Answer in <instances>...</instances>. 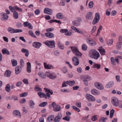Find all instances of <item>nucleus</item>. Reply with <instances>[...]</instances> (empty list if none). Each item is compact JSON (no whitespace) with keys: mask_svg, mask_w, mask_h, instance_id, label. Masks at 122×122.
<instances>
[{"mask_svg":"<svg viewBox=\"0 0 122 122\" xmlns=\"http://www.w3.org/2000/svg\"><path fill=\"white\" fill-rule=\"evenodd\" d=\"M32 46L35 48H38V42H35L32 44Z\"/></svg>","mask_w":122,"mask_h":122,"instance_id":"e433bc0d","label":"nucleus"},{"mask_svg":"<svg viewBox=\"0 0 122 122\" xmlns=\"http://www.w3.org/2000/svg\"><path fill=\"white\" fill-rule=\"evenodd\" d=\"M11 74L10 71L9 70L6 71L4 73V76H5L9 77L10 76Z\"/></svg>","mask_w":122,"mask_h":122,"instance_id":"393cba45","label":"nucleus"},{"mask_svg":"<svg viewBox=\"0 0 122 122\" xmlns=\"http://www.w3.org/2000/svg\"><path fill=\"white\" fill-rule=\"evenodd\" d=\"M57 45H58L59 48L62 50H63L64 49V46L63 45L61 44L60 41H58L57 43Z\"/></svg>","mask_w":122,"mask_h":122,"instance_id":"bb28decb","label":"nucleus"},{"mask_svg":"<svg viewBox=\"0 0 122 122\" xmlns=\"http://www.w3.org/2000/svg\"><path fill=\"white\" fill-rule=\"evenodd\" d=\"M60 31L61 33H65V34L68 31V30L67 29H61L60 30Z\"/></svg>","mask_w":122,"mask_h":122,"instance_id":"052dcab7","label":"nucleus"},{"mask_svg":"<svg viewBox=\"0 0 122 122\" xmlns=\"http://www.w3.org/2000/svg\"><path fill=\"white\" fill-rule=\"evenodd\" d=\"M46 76L49 77L50 79H54L57 77V76L55 75L54 73H52L50 72H47L46 73Z\"/></svg>","mask_w":122,"mask_h":122,"instance_id":"20e7f679","label":"nucleus"},{"mask_svg":"<svg viewBox=\"0 0 122 122\" xmlns=\"http://www.w3.org/2000/svg\"><path fill=\"white\" fill-rule=\"evenodd\" d=\"M62 117L61 113H59L53 120L54 122H59Z\"/></svg>","mask_w":122,"mask_h":122,"instance_id":"0eeeda50","label":"nucleus"},{"mask_svg":"<svg viewBox=\"0 0 122 122\" xmlns=\"http://www.w3.org/2000/svg\"><path fill=\"white\" fill-rule=\"evenodd\" d=\"M14 8H15V10H17L20 12L22 11V10L19 7L17 6H14Z\"/></svg>","mask_w":122,"mask_h":122,"instance_id":"09e8293b","label":"nucleus"},{"mask_svg":"<svg viewBox=\"0 0 122 122\" xmlns=\"http://www.w3.org/2000/svg\"><path fill=\"white\" fill-rule=\"evenodd\" d=\"M113 41L112 39L108 40L107 42L108 44L110 46L112 45V44Z\"/></svg>","mask_w":122,"mask_h":122,"instance_id":"5fc2aeb1","label":"nucleus"},{"mask_svg":"<svg viewBox=\"0 0 122 122\" xmlns=\"http://www.w3.org/2000/svg\"><path fill=\"white\" fill-rule=\"evenodd\" d=\"M20 65L22 66H23L24 65V63L23 60L22 59L20 60Z\"/></svg>","mask_w":122,"mask_h":122,"instance_id":"0e129e2a","label":"nucleus"},{"mask_svg":"<svg viewBox=\"0 0 122 122\" xmlns=\"http://www.w3.org/2000/svg\"><path fill=\"white\" fill-rule=\"evenodd\" d=\"M54 118V116L53 115H50L47 118V120L49 122H51L53 120Z\"/></svg>","mask_w":122,"mask_h":122,"instance_id":"c756f323","label":"nucleus"},{"mask_svg":"<svg viewBox=\"0 0 122 122\" xmlns=\"http://www.w3.org/2000/svg\"><path fill=\"white\" fill-rule=\"evenodd\" d=\"M66 83L70 86H72L75 84V82L74 80L72 81H66Z\"/></svg>","mask_w":122,"mask_h":122,"instance_id":"7c9ffc66","label":"nucleus"},{"mask_svg":"<svg viewBox=\"0 0 122 122\" xmlns=\"http://www.w3.org/2000/svg\"><path fill=\"white\" fill-rule=\"evenodd\" d=\"M45 35L46 37L49 38H52L54 36L53 34L50 32L46 33L45 34Z\"/></svg>","mask_w":122,"mask_h":122,"instance_id":"412c9836","label":"nucleus"},{"mask_svg":"<svg viewBox=\"0 0 122 122\" xmlns=\"http://www.w3.org/2000/svg\"><path fill=\"white\" fill-rule=\"evenodd\" d=\"M29 104L30 106V107H32V106L35 105V103L34 102V101L32 100H30L29 102Z\"/></svg>","mask_w":122,"mask_h":122,"instance_id":"49530a36","label":"nucleus"},{"mask_svg":"<svg viewBox=\"0 0 122 122\" xmlns=\"http://www.w3.org/2000/svg\"><path fill=\"white\" fill-rule=\"evenodd\" d=\"M86 41L88 43L92 46H94L96 44L95 41L93 39L90 38H87Z\"/></svg>","mask_w":122,"mask_h":122,"instance_id":"6e6552de","label":"nucleus"},{"mask_svg":"<svg viewBox=\"0 0 122 122\" xmlns=\"http://www.w3.org/2000/svg\"><path fill=\"white\" fill-rule=\"evenodd\" d=\"M9 8L10 10L12 12H14L15 11V8L14 7L13 8L12 6H10L9 7Z\"/></svg>","mask_w":122,"mask_h":122,"instance_id":"680f3d73","label":"nucleus"},{"mask_svg":"<svg viewBox=\"0 0 122 122\" xmlns=\"http://www.w3.org/2000/svg\"><path fill=\"white\" fill-rule=\"evenodd\" d=\"M112 104L115 106H117L119 104V101L115 97H112Z\"/></svg>","mask_w":122,"mask_h":122,"instance_id":"423d86ee","label":"nucleus"},{"mask_svg":"<svg viewBox=\"0 0 122 122\" xmlns=\"http://www.w3.org/2000/svg\"><path fill=\"white\" fill-rule=\"evenodd\" d=\"M44 12L46 14L51 15L52 14L53 11L51 9L48 8H46L44 9Z\"/></svg>","mask_w":122,"mask_h":122,"instance_id":"9b49d317","label":"nucleus"},{"mask_svg":"<svg viewBox=\"0 0 122 122\" xmlns=\"http://www.w3.org/2000/svg\"><path fill=\"white\" fill-rule=\"evenodd\" d=\"M97 115H94L91 117V119L93 121H95L97 120Z\"/></svg>","mask_w":122,"mask_h":122,"instance_id":"ea45409f","label":"nucleus"},{"mask_svg":"<svg viewBox=\"0 0 122 122\" xmlns=\"http://www.w3.org/2000/svg\"><path fill=\"white\" fill-rule=\"evenodd\" d=\"M102 26L101 25H100V27L97 30V33L96 34L97 36H99L100 34V33L102 29Z\"/></svg>","mask_w":122,"mask_h":122,"instance_id":"a19ab883","label":"nucleus"},{"mask_svg":"<svg viewBox=\"0 0 122 122\" xmlns=\"http://www.w3.org/2000/svg\"><path fill=\"white\" fill-rule=\"evenodd\" d=\"M16 26L18 28L21 27L22 26V24L20 22H18L16 23Z\"/></svg>","mask_w":122,"mask_h":122,"instance_id":"13d9d810","label":"nucleus"},{"mask_svg":"<svg viewBox=\"0 0 122 122\" xmlns=\"http://www.w3.org/2000/svg\"><path fill=\"white\" fill-rule=\"evenodd\" d=\"M89 55L91 57L96 60L98 59L100 57L99 53L95 50L92 49L89 52Z\"/></svg>","mask_w":122,"mask_h":122,"instance_id":"f257e3e1","label":"nucleus"},{"mask_svg":"<svg viewBox=\"0 0 122 122\" xmlns=\"http://www.w3.org/2000/svg\"><path fill=\"white\" fill-rule=\"evenodd\" d=\"M92 12H88L86 16V18L87 19L92 20L93 18Z\"/></svg>","mask_w":122,"mask_h":122,"instance_id":"ddd939ff","label":"nucleus"},{"mask_svg":"<svg viewBox=\"0 0 122 122\" xmlns=\"http://www.w3.org/2000/svg\"><path fill=\"white\" fill-rule=\"evenodd\" d=\"M39 96L41 97H44L46 99L47 98V96L46 95L44 94L43 93L41 92H39Z\"/></svg>","mask_w":122,"mask_h":122,"instance_id":"c85d7f7f","label":"nucleus"},{"mask_svg":"<svg viewBox=\"0 0 122 122\" xmlns=\"http://www.w3.org/2000/svg\"><path fill=\"white\" fill-rule=\"evenodd\" d=\"M87 46L85 44H83L82 46V49L84 51H86L87 49Z\"/></svg>","mask_w":122,"mask_h":122,"instance_id":"6e6d98bb","label":"nucleus"},{"mask_svg":"<svg viewBox=\"0 0 122 122\" xmlns=\"http://www.w3.org/2000/svg\"><path fill=\"white\" fill-rule=\"evenodd\" d=\"M70 119V117L68 116H66L62 118V119L67 121H69Z\"/></svg>","mask_w":122,"mask_h":122,"instance_id":"8fccbe9b","label":"nucleus"},{"mask_svg":"<svg viewBox=\"0 0 122 122\" xmlns=\"http://www.w3.org/2000/svg\"><path fill=\"white\" fill-rule=\"evenodd\" d=\"M28 93L27 92H25L21 94L20 95V97H25L27 95Z\"/></svg>","mask_w":122,"mask_h":122,"instance_id":"3c124183","label":"nucleus"},{"mask_svg":"<svg viewBox=\"0 0 122 122\" xmlns=\"http://www.w3.org/2000/svg\"><path fill=\"white\" fill-rule=\"evenodd\" d=\"M114 111L113 109L110 112V117L112 118L113 115L114 113Z\"/></svg>","mask_w":122,"mask_h":122,"instance_id":"4d7b16f0","label":"nucleus"},{"mask_svg":"<svg viewBox=\"0 0 122 122\" xmlns=\"http://www.w3.org/2000/svg\"><path fill=\"white\" fill-rule=\"evenodd\" d=\"M13 114L14 116H20L21 114L20 112L17 110H15L13 112Z\"/></svg>","mask_w":122,"mask_h":122,"instance_id":"b1692460","label":"nucleus"},{"mask_svg":"<svg viewBox=\"0 0 122 122\" xmlns=\"http://www.w3.org/2000/svg\"><path fill=\"white\" fill-rule=\"evenodd\" d=\"M122 44V42L121 41L117 43L116 45V48L117 49H120L121 47Z\"/></svg>","mask_w":122,"mask_h":122,"instance_id":"4c0bfd02","label":"nucleus"},{"mask_svg":"<svg viewBox=\"0 0 122 122\" xmlns=\"http://www.w3.org/2000/svg\"><path fill=\"white\" fill-rule=\"evenodd\" d=\"M7 30L9 32L11 33H15V29H14L10 27H9L8 29Z\"/></svg>","mask_w":122,"mask_h":122,"instance_id":"cd10ccee","label":"nucleus"},{"mask_svg":"<svg viewBox=\"0 0 122 122\" xmlns=\"http://www.w3.org/2000/svg\"><path fill=\"white\" fill-rule=\"evenodd\" d=\"M111 61L112 64L113 65H116V63L115 61V59L113 57H111Z\"/></svg>","mask_w":122,"mask_h":122,"instance_id":"37998d69","label":"nucleus"},{"mask_svg":"<svg viewBox=\"0 0 122 122\" xmlns=\"http://www.w3.org/2000/svg\"><path fill=\"white\" fill-rule=\"evenodd\" d=\"M47 102H42L39 104V106L41 107H44L47 105Z\"/></svg>","mask_w":122,"mask_h":122,"instance_id":"58836bf2","label":"nucleus"},{"mask_svg":"<svg viewBox=\"0 0 122 122\" xmlns=\"http://www.w3.org/2000/svg\"><path fill=\"white\" fill-rule=\"evenodd\" d=\"M91 93L93 95H98L100 94L99 92L95 89H92L91 90Z\"/></svg>","mask_w":122,"mask_h":122,"instance_id":"a211bd4d","label":"nucleus"},{"mask_svg":"<svg viewBox=\"0 0 122 122\" xmlns=\"http://www.w3.org/2000/svg\"><path fill=\"white\" fill-rule=\"evenodd\" d=\"M2 51L3 54H6V55H9L10 54V52L6 48H3L2 50Z\"/></svg>","mask_w":122,"mask_h":122,"instance_id":"5701e85b","label":"nucleus"},{"mask_svg":"<svg viewBox=\"0 0 122 122\" xmlns=\"http://www.w3.org/2000/svg\"><path fill=\"white\" fill-rule=\"evenodd\" d=\"M100 20V15L98 13H96L95 18L92 22V24L95 25Z\"/></svg>","mask_w":122,"mask_h":122,"instance_id":"39448f33","label":"nucleus"},{"mask_svg":"<svg viewBox=\"0 0 122 122\" xmlns=\"http://www.w3.org/2000/svg\"><path fill=\"white\" fill-rule=\"evenodd\" d=\"M71 49L73 53L75 54L78 50L77 48L75 47L72 46L71 47Z\"/></svg>","mask_w":122,"mask_h":122,"instance_id":"473e14b6","label":"nucleus"},{"mask_svg":"<svg viewBox=\"0 0 122 122\" xmlns=\"http://www.w3.org/2000/svg\"><path fill=\"white\" fill-rule=\"evenodd\" d=\"M51 106L53 107L54 111H59L60 110L61 108L60 105L56 104L55 102H53L52 103Z\"/></svg>","mask_w":122,"mask_h":122,"instance_id":"7ed1b4c3","label":"nucleus"},{"mask_svg":"<svg viewBox=\"0 0 122 122\" xmlns=\"http://www.w3.org/2000/svg\"><path fill=\"white\" fill-rule=\"evenodd\" d=\"M114 83L112 81H110L108 82L106 84V86L107 88H110L112 87L114 85Z\"/></svg>","mask_w":122,"mask_h":122,"instance_id":"f3484780","label":"nucleus"},{"mask_svg":"<svg viewBox=\"0 0 122 122\" xmlns=\"http://www.w3.org/2000/svg\"><path fill=\"white\" fill-rule=\"evenodd\" d=\"M39 77L41 79H44L46 78V75L43 72H39Z\"/></svg>","mask_w":122,"mask_h":122,"instance_id":"aec40b11","label":"nucleus"},{"mask_svg":"<svg viewBox=\"0 0 122 122\" xmlns=\"http://www.w3.org/2000/svg\"><path fill=\"white\" fill-rule=\"evenodd\" d=\"M46 92H48V93H50V94L51 95H52L53 93L52 91V90L47 88L46 89Z\"/></svg>","mask_w":122,"mask_h":122,"instance_id":"e2e57ef3","label":"nucleus"},{"mask_svg":"<svg viewBox=\"0 0 122 122\" xmlns=\"http://www.w3.org/2000/svg\"><path fill=\"white\" fill-rule=\"evenodd\" d=\"M1 16V20L2 21L7 20L9 16L5 13H2L0 14Z\"/></svg>","mask_w":122,"mask_h":122,"instance_id":"1a4fd4ad","label":"nucleus"},{"mask_svg":"<svg viewBox=\"0 0 122 122\" xmlns=\"http://www.w3.org/2000/svg\"><path fill=\"white\" fill-rule=\"evenodd\" d=\"M44 44L47 46L51 48H55V42L54 41H47L43 42Z\"/></svg>","mask_w":122,"mask_h":122,"instance_id":"f03ea898","label":"nucleus"},{"mask_svg":"<svg viewBox=\"0 0 122 122\" xmlns=\"http://www.w3.org/2000/svg\"><path fill=\"white\" fill-rule=\"evenodd\" d=\"M94 85L95 87L98 89L102 90L104 88L102 85L99 82H96Z\"/></svg>","mask_w":122,"mask_h":122,"instance_id":"f8f14e48","label":"nucleus"},{"mask_svg":"<svg viewBox=\"0 0 122 122\" xmlns=\"http://www.w3.org/2000/svg\"><path fill=\"white\" fill-rule=\"evenodd\" d=\"M86 98L87 99L92 101H96L95 98L92 95L89 94H87L86 95Z\"/></svg>","mask_w":122,"mask_h":122,"instance_id":"4468645a","label":"nucleus"},{"mask_svg":"<svg viewBox=\"0 0 122 122\" xmlns=\"http://www.w3.org/2000/svg\"><path fill=\"white\" fill-rule=\"evenodd\" d=\"M19 14L18 13L15 11L13 13V17L15 19H17L18 18Z\"/></svg>","mask_w":122,"mask_h":122,"instance_id":"2f4dec72","label":"nucleus"},{"mask_svg":"<svg viewBox=\"0 0 122 122\" xmlns=\"http://www.w3.org/2000/svg\"><path fill=\"white\" fill-rule=\"evenodd\" d=\"M56 17L58 19H61L63 18L64 17L63 14L61 13H59L56 14Z\"/></svg>","mask_w":122,"mask_h":122,"instance_id":"4be33fe9","label":"nucleus"},{"mask_svg":"<svg viewBox=\"0 0 122 122\" xmlns=\"http://www.w3.org/2000/svg\"><path fill=\"white\" fill-rule=\"evenodd\" d=\"M44 65L45 68L47 69H53L54 68L50 64H47L45 62L44 63Z\"/></svg>","mask_w":122,"mask_h":122,"instance_id":"dca6fc26","label":"nucleus"},{"mask_svg":"<svg viewBox=\"0 0 122 122\" xmlns=\"http://www.w3.org/2000/svg\"><path fill=\"white\" fill-rule=\"evenodd\" d=\"M99 50L101 55H104L105 54V50L103 48H100L99 49Z\"/></svg>","mask_w":122,"mask_h":122,"instance_id":"a878e982","label":"nucleus"},{"mask_svg":"<svg viewBox=\"0 0 122 122\" xmlns=\"http://www.w3.org/2000/svg\"><path fill=\"white\" fill-rule=\"evenodd\" d=\"M73 64L75 66L78 65L79 63V60L76 57L74 56L72 58Z\"/></svg>","mask_w":122,"mask_h":122,"instance_id":"9d476101","label":"nucleus"},{"mask_svg":"<svg viewBox=\"0 0 122 122\" xmlns=\"http://www.w3.org/2000/svg\"><path fill=\"white\" fill-rule=\"evenodd\" d=\"M116 77L117 82H120L121 80L120 79V76H116Z\"/></svg>","mask_w":122,"mask_h":122,"instance_id":"338daca9","label":"nucleus"},{"mask_svg":"<svg viewBox=\"0 0 122 122\" xmlns=\"http://www.w3.org/2000/svg\"><path fill=\"white\" fill-rule=\"evenodd\" d=\"M93 3L92 1H91L89 2L88 4V7L89 8H93Z\"/></svg>","mask_w":122,"mask_h":122,"instance_id":"603ef678","label":"nucleus"},{"mask_svg":"<svg viewBox=\"0 0 122 122\" xmlns=\"http://www.w3.org/2000/svg\"><path fill=\"white\" fill-rule=\"evenodd\" d=\"M71 107L74 110H75L76 111L78 112H79L80 111V109L76 107V106H71Z\"/></svg>","mask_w":122,"mask_h":122,"instance_id":"864d4df0","label":"nucleus"},{"mask_svg":"<svg viewBox=\"0 0 122 122\" xmlns=\"http://www.w3.org/2000/svg\"><path fill=\"white\" fill-rule=\"evenodd\" d=\"M101 66L100 64H95L94 66H93V68H97V69H99L101 67Z\"/></svg>","mask_w":122,"mask_h":122,"instance_id":"c03bdc74","label":"nucleus"},{"mask_svg":"<svg viewBox=\"0 0 122 122\" xmlns=\"http://www.w3.org/2000/svg\"><path fill=\"white\" fill-rule=\"evenodd\" d=\"M76 105L77 107H81V102H78L76 103Z\"/></svg>","mask_w":122,"mask_h":122,"instance_id":"69168bd1","label":"nucleus"},{"mask_svg":"<svg viewBox=\"0 0 122 122\" xmlns=\"http://www.w3.org/2000/svg\"><path fill=\"white\" fill-rule=\"evenodd\" d=\"M22 70L21 67L20 66H17L15 69V74L18 75L21 71Z\"/></svg>","mask_w":122,"mask_h":122,"instance_id":"2eb2a0df","label":"nucleus"},{"mask_svg":"<svg viewBox=\"0 0 122 122\" xmlns=\"http://www.w3.org/2000/svg\"><path fill=\"white\" fill-rule=\"evenodd\" d=\"M107 120V118L106 117H102L99 121V122H106Z\"/></svg>","mask_w":122,"mask_h":122,"instance_id":"c9c22d12","label":"nucleus"},{"mask_svg":"<svg viewBox=\"0 0 122 122\" xmlns=\"http://www.w3.org/2000/svg\"><path fill=\"white\" fill-rule=\"evenodd\" d=\"M28 80L27 79H24L22 80V81L25 84H28Z\"/></svg>","mask_w":122,"mask_h":122,"instance_id":"774afa93","label":"nucleus"},{"mask_svg":"<svg viewBox=\"0 0 122 122\" xmlns=\"http://www.w3.org/2000/svg\"><path fill=\"white\" fill-rule=\"evenodd\" d=\"M27 71L29 73L31 72V65L30 63L29 62L27 63Z\"/></svg>","mask_w":122,"mask_h":122,"instance_id":"6ab92c4d","label":"nucleus"},{"mask_svg":"<svg viewBox=\"0 0 122 122\" xmlns=\"http://www.w3.org/2000/svg\"><path fill=\"white\" fill-rule=\"evenodd\" d=\"M75 54V55L76 56L78 57H81L82 55L81 53L79 52L78 51H77Z\"/></svg>","mask_w":122,"mask_h":122,"instance_id":"a18cd8bd","label":"nucleus"},{"mask_svg":"<svg viewBox=\"0 0 122 122\" xmlns=\"http://www.w3.org/2000/svg\"><path fill=\"white\" fill-rule=\"evenodd\" d=\"M5 90L7 92L10 91V86L9 84H7L5 88Z\"/></svg>","mask_w":122,"mask_h":122,"instance_id":"bf43d9fd","label":"nucleus"},{"mask_svg":"<svg viewBox=\"0 0 122 122\" xmlns=\"http://www.w3.org/2000/svg\"><path fill=\"white\" fill-rule=\"evenodd\" d=\"M61 71L63 73H65L67 71V70L66 68L64 67L61 69Z\"/></svg>","mask_w":122,"mask_h":122,"instance_id":"de8ad7c7","label":"nucleus"},{"mask_svg":"<svg viewBox=\"0 0 122 122\" xmlns=\"http://www.w3.org/2000/svg\"><path fill=\"white\" fill-rule=\"evenodd\" d=\"M29 34L32 37L34 38L36 37V35L33 33L32 31L31 30H30L29 31Z\"/></svg>","mask_w":122,"mask_h":122,"instance_id":"79ce46f5","label":"nucleus"},{"mask_svg":"<svg viewBox=\"0 0 122 122\" xmlns=\"http://www.w3.org/2000/svg\"><path fill=\"white\" fill-rule=\"evenodd\" d=\"M11 62L13 66H15L17 64V62L16 60L14 59L11 60Z\"/></svg>","mask_w":122,"mask_h":122,"instance_id":"72a5a7b5","label":"nucleus"},{"mask_svg":"<svg viewBox=\"0 0 122 122\" xmlns=\"http://www.w3.org/2000/svg\"><path fill=\"white\" fill-rule=\"evenodd\" d=\"M73 24L76 26H79L80 25V23L77 21V20H74L72 22Z\"/></svg>","mask_w":122,"mask_h":122,"instance_id":"f704fd0d","label":"nucleus"}]
</instances>
